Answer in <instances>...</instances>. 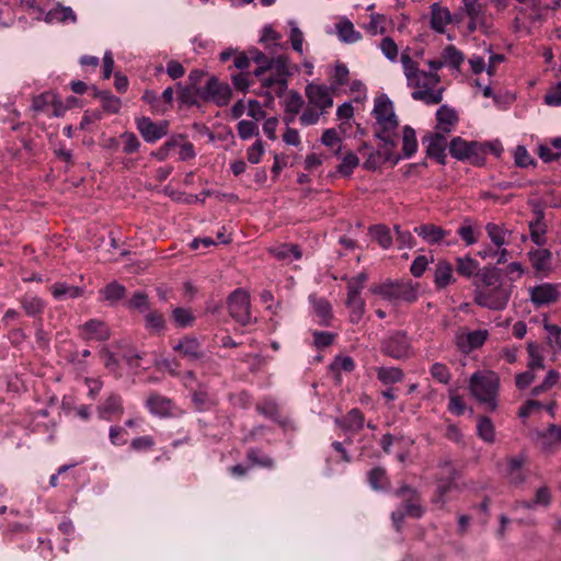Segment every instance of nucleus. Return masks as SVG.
Here are the masks:
<instances>
[{"label": "nucleus", "instance_id": "obj_21", "mask_svg": "<svg viewBox=\"0 0 561 561\" xmlns=\"http://www.w3.org/2000/svg\"><path fill=\"white\" fill-rule=\"evenodd\" d=\"M454 267L446 260H439L435 265L434 284L437 289H443L455 283Z\"/></svg>", "mask_w": 561, "mask_h": 561}, {"label": "nucleus", "instance_id": "obj_42", "mask_svg": "<svg viewBox=\"0 0 561 561\" xmlns=\"http://www.w3.org/2000/svg\"><path fill=\"white\" fill-rule=\"evenodd\" d=\"M172 318H173L176 327H179V328L192 327L195 321V317H194L192 310L188 308H182V307H178V308L173 309Z\"/></svg>", "mask_w": 561, "mask_h": 561}, {"label": "nucleus", "instance_id": "obj_10", "mask_svg": "<svg viewBox=\"0 0 561 561\" xmlns=\"http://www.w3.org/2000/svg\"><path fill=\"white\" fill-rule=\"evenodd\" d=\"M382 352L397 359L408 356L410 354V342L407 335L402 332L390 334L382 342Z\"/></svg>", "mask_w": 561, "mask_h": 561}, {"label": "nucleus", "instance_id": "obj_58", "mask_svg": "<svg viewBox=\"0 0 561 561\" xmlns=\"http://www.w3.org/2000/svg\"><path fill=\"white\" fill-rule=\"evenodd\" d=\"M165 146L167 147L179 146V159L182 161H186V160L193 159L195 157L194 146L191 142L170 141V142H167Z\"/></svg>", "mask_w": 561, "mask_h": 561}, {"label": "nucleus", "instance_id": "obj_11", "mask_svg": "<svg viewBox=\"0 0 561 561\" xmlns=\"http://www.w3.org/2000/svg\"><path fill=\"white\" fill-rule=\"evenodd\" d=\"M172 348L182 357L193 362L201 360L205 356L201 342L193 335H185L174 342Z\"/></svg>", "mask_w": 561, "mask_h": 561}, {"label": "nucleus", "instance_id": "obj_31", "mask_svg": "<svg viewBox=\"0 0 561 561\" xmlns=\"http://www.w3.org/2000/svg\"><path fill=\"white\" fill-rule=\"evenodd\" d=\"M51 293L56 299H73L82 296L83 288L68 285L66 283H56L51 287Z\"/></svg>", "mask_w": 561, "mask_h": 561}, {"label": "nucleus", "instance_id": "obj_56", "mask_svg": "<svg viewBox=\"0 0 561 561\" xmlns=\"http://www.w3.org/2000/svg\"><path fill=\"white\" fill-rule=\"evenodd\" d=\"M431 376L433 379L437 380L440 383H448L450 381V371L446 365L442 363H435L432 365L430 369Z\"/></svg>", "mask_w": 561, "mask_h": 561}, {"label": "nucleus", "instance_id": "obj_43", "mask_svg": "<svg viewBox=\"0 0 561 561\" xmlns=\"http://www.w3.org/2000/svg\"><path fill=\"white\" fill-rule=\"evenodd\" d=\"M22 307L27 314L36 316L43 311L44 302L37 296L25 295L22 299Z\"/></svg>", "mask_w": 561, "mask_h": 561}, {"label": "nucleus", "instance_id": "obj_9", "mask_svg": "<svg viewBox=\"0 0 561 561\" xmlns=\"http://www.w3.org/2000/svg\"><path fill=\"white\" fill-rule=\"evenodd\" d=\"M231 89L229 84L220 82L217 78L210 77L201 92L203 100L214 102L218 106H225L231 99Z\"/></svg>", "mask_w": 561, "mask_h": 561}, {"label": "nucleus", "instance_id": "obj_41", "mask_svg": "<svg viewBox=\"0 0 561 561\" xmlns=\"http://www.w3.org/2000/svg\"><path fill=\"white\" fill-rule=\"evenodd\" d=\"M288 25L290 26L289 41H290L291 47L296 53H298L299 55H302L304 54V42H305L304 33L299 28L296 21L290 20L288 22Z\"/></svg>", "mask_w": 561, "mask_h": 561}, {"label": "nucleus", "instance_id": "obj_34", "mask_svg": "<svg viewBox=\"0 0 561 561\" xmlns=\"http://www.w3.org/2000/svg\"><path fill=\"white\" fill-rule=\"evenodd\" d=\"M443 64L453 69L459 70L465 60L463 54L454 45H448L442 53Z\"/></svg>", "mask_w": 561, "mask_h": 561}, {"label": "nucleus", "instance_id": "obj_25", "mask_svg": "<svg viewBox=\"0 0 561 561\" xmlns=\"http://www.w3.org/2000/svg\"><path fill=\"white\" fill-rule=\"evenodd\" d=\"M337 37L346 44H354L362 38V34L355 30L354 24L347 20H341L335 25Z\"/></svg>", "mask_w": 561, "mask_h": 561}, {"label": "nucleus", "instance_id": "obj_12", "mask_svg": "<svg viewBox=\"0 0 561 561\" xmlns=\"http://www.w3.org/2000/svg\"><path fill=\"white\" fill-rule=\"evenodd\" d=\"M137 129L147 142H154L168 133V123H154L149 117H140L136 119Z\"/></svg>", "mask_w": 561, "mask_h": 561}, {"label": "nucleus", "instance_id": "obj_52", "mask_svg": "<svg viewBox=\"0 0 561 561\" xmlns=\"http://www.w3.org/2000/svg\"><path fill=\"white\" fill-rule=\"evenodd\" d=\"M386 18L381 14H370L369 22L365 25V30L373 36L385 32Z\"/></svg>", "mask_w": 561, "mask_h": 561}, {"label": "nucleus", "instance_id": "obj_32", "mask_svg": "<svg viewBox=\"0 0 561 561\" xmlns=\"http://www.w3.org/2000/svg\"><path fill=\"white\" fill-rule=\"evenodd\" d=\"M417 151V140L415 130L410 126H404L402 130V152L404 158H411Z\"/></svg>", "mask_w": 561, "mask_h": 561}, {"label": "nucleus", "instance_id": "obj_63", "mask_svg": "<svg viewBox=\"0 0 561 561\" xmlns=\"http://www.w3.org/2000/svg\"><path fill=\"white\" fill-rule=\"evenodd\" d=\"M348 77V69L345 65L336 64L333 75L332 89L336 90L339 87L346 83Z\"/></svg>", "mask_w": 561, "mask_h": 561}, {"label": "nucleus", "instance_id": "obj_53", "mask_svg": "<svg viewBox=\"0 0 561 561\" xmlns=\"http://www.w3.org/2000/svg\"><path fill=\"white\" fill-rule=\"evenodd\" d=\"M123 141V151L126 154L135 153L139 150L141 144L134 133L125 131L121 135Z\"/></svg>", "mask_w": 561, "mask_h": 561}, {"label": "nucleus", "instance_id": "obj_3", "mask_svg": "<svg viewBox=\"0 0 561 561\" xmlns=\"http://www.w3.org/2000/svg\"><path fill=\"white\" fill-rule=\"evenodd\" d=\"M371 114L376 121V137L386 146L394 147L399 121L392 101L386 94L378 95L374 101Z\"/></svg>", "mask_w": 561, "mask_h": 561}, {"label": "nucleus", "instance_id": "obj_60", "mask_svg": "<svg viewBox=\"0 0 561 561\" xmlns=\"http://www.w3.org/2000/svg\"><path fill=\"white\" fill-rule=\"evenodd\" d=\"M265 151L262 139H257L247 151L248 161L252 164H257Z\"/></svg>", "mask_w": 561, "mask_h": 561}, {"label": "nucleus", "instance_id": "obj_2", "mask_svg": "<svg viewBox=\"0 0 561 561\" xmlns=\"http://www.w3.org/2000/svg\"><path fill=\"white\" fill-rule=\"evenodd\" d=\"M473 300L490 310H503L510 300L511 289L504 285L495 267H484L477 273Z\"/></svg>", "mask_w": 561, "mask_h": 561}, {"label": "nucleus", "instance_id": "obj_47", "mask_svg": "<svg viewBox=\"0 0 561 561\" xmlns=\"http://www.w3.org/2000/svg\"><path fill=\"white\" fill-rule=\"evenodd\" d=\"M146 329L153 333H159L164 329V318L157 311L148 312L145 317Z\"/></svg>", "mask_w": 561, "mask_h": 561}, {"label": "nucleus", "instance_id": "obj_14", "mask_svg": "<svg viewBox=\"0 0 561 561\" xmlns=\"http://www.w3.org/2000/svg\"><path fill=\"white\" fill-rule=\"evenodd\" d=\"M530 300L536 306L554 302L559 297L558 286L545 283L529 289Z\"/></svg>", "mask_w": 561, "mask_h": 561}, {"label": "nucleus", "instance_id": "obj_33", "mask_svg": "<svg viewBox=\"0 0 561 561\" xmlns=\"http://www.w3.org/2000/svg\"><path fill=\"white\" fill-rule=\"evenodd\" d=\"M530 262L537 271H548L552 254L548 249H536L529 252Z\"/></svg>", "mask_w": 561, "mask_h": 561}, {"label": "nucleus", "instance_id": "obj_19", "mask_svg": "<svg viewBox=\"0 0 561 561\" xmlns=\"http://www.w3.org/2000/svg\"><path fill=\"white\" fill-rule=\"evenodd\" d=\"M414 232L427 244H440L449 232L442 227L425 224L414 228Z\"/></svg>", "mask_w": 561, "mask_h": 561}, {"label": "nucleus", "instance_id": "obj_59", "mask_svg": "<svg viewBox=\"0 0 561 561\" xmlns=\"http://www.w3.org/2000/svg\"><path fill=\"white\" fill-rule=\"evenodd\" d=\"M386 480V472L381 468H374L368 472V482L374 490H381Z\"/></svg>", "mask_w": 561, "mask_h": 561}, {"label": "nucleus", "instance_id": "obj_46", "mask_svg": "<svg viewBox=\"0 0 561 561\" xmlns=\"http://www.w3.org/2000/svg\"><path fill=\"white\" fill-rule=\"evenodd\" d=\"M238 135L242 140H248L259 135V126L255 122L242 119L237 125Z\"/></svg>", "mask_w": 561, "mask_h": 561}, {"label": "nucleus", "instance_id": "obj_30", "mask_svg": "<svg viewBox=\"0 0 561 561\" xmlns=\"http://www.w3.org/2000/svg\"><path fill=\"white\" fill-rule=\"evenodd\" d=\"M485 231L491 242L497 248H501L508 243L511 231L507 230L504 226H500L494 222H489L485 226Z\"/></svg>", "mask_w": 561, "mask_h": 561}, {"label": "nucleus", "instance_id": "obj_20", "mask_svg": "<svg viewBox=\"0 0 561 561\" xmlns=\"http://www.w3.org/2000/svg\"><path fill=\"white\" fill-rule=\"evenodd\" d=\"M436 130L449 134L458 123L456 111L447 105H442L436 112Z\"/></svg>", "mask_w": 561, "mask_h": 561}, {"label": "nucleus", "instance_id": "obj_5", "mask_svg": "<svg viewBox=\"0 0 561 561\" xmlns=\"http://www.w3.org/2000/svg\"><path fill=\"white\" fill-rule=\"evenodd\" d=\"M369 291L392 306H398L401 302L412 304L419 298V284L411 280H388L382 284L373 285Z\"/></svg>", "mask_w": 561, "mask_h": 561}, {"label": "nucleus", "instance_id": "obj_37", "mask_svg": "<svg viewBox=\"0 0 561 561\" xmlns=\"http://www.w3.org/2000/svg\"><path fill=\"white\" fill-rule=\"evenodd\" d=\"M321 142L323 146L331 148L335 156H340L342 152V140L339 137L337 131L334 128L325 129L321 136Z\"/></svg>", "mask_w": 561, "mask_h": 561}, {"label": "nucleus", "instance_id": "obj_6", "mask_svg": "<svg viewBox=\"0 0 561 561\" xmlns=\"http://www.w3.org/2000/svg\"><path fill=\"white\" fill-rule=\"evenodd\" d=\"M250 308V295L247 290L238 288L228 297L229 314L242 325L252 321Z\"/></svg>", "mask_w": 561, "mask_h": 561}, {"label": "nucleus", "instance_id": "obj_50", "mask_svg": "<svg viewBox=\"0 0 561 561\" xmlns=\"http://www.w3.org/2000/svg\"><path fill=\"white\" fill-rule=\"evenodd\" d=\"M101 293L105 300L113 304V302L118 301L124 296L125 288H124V286L114 282V283H111L107 286H105L101 290Z\"/></svg>", "mask_w": 561, "mask_h": 561}, {"label": "nucleus", "instance_id": "obj_48", "mask_svg": "<svg viewBox=\"0 0 561 561\" xmlns=\"http://www.w3.org/2000/svg\"><path fill=\"white\" fill-rule=\"evenodd\" d=\"M551 497L550 492L546 486H542L537 490L535 500L531 502H523L520 505L525 508H535L536 506H548L550 504Z\"/></svg>", "mask_w": 561, "mask_h": 561}, {"label": "nucleus", "instance_id": "obj_62", "mask_svg": "<svg viewBox=\"0 0 561 561\" xmlns=\"http://www.w3.org/2000/svg\"><path fill=\"white\" fill-rule=\"evenodd\" d=\"M543 329L547 332L549 343L561 348V327L545 322Z\"/></svg>", "mask_w": 561, "mask_h": 561}, {"label": "nucleus", "instance_id": "obj_49", "mask_svg": "<svg viewBox=\"0 0 561 561\" xmlns=\"http://www.w3.org/2000/svg\"><path fill=\"white\" fill-rule=\"evenodd\" d=\"M459 237L467 245H472L477 243L478 236L474 227L471 225V222L466 219L463 225H461L457 230Z\"/></svg>", "mask_w": 561, "mask_h": 561}, {"label": "nucleus", "instance_id": "obj_38", "mask_svg": "<svg viewBox=\"0 0 561 561\" xmlns=\"http://www.w3.org/2000/svg\"><path fill=\"white\" fill-rule=\"evenodd\" d=\"M456 263H457V267H456L457 272L460 275L468 277V278L473 276L479 268V263L469 255L457 257Z\"/></svg>", "mask_w": 561, "mask_h": 561}, {"label": "nucleus", "instance_id": "obj_8", "mask_svg": "<svg viewBox=\"0 0 561 561\" xmlns=\"http://www.w3.org/2000/svg\"><path fill=\"white\" fill-rule=\"evenodd\" d=\"M488 337L489 331L485 329H478L473 331L461 329L457 331L455 335V343L461 353L469 354L481 347Z\"/></svg>", "mask_w": 561, "mask_h": 561}, {"label": "nucleus", "instance_id": "obj_22", "mask_svg": "<svg viewBox=\"0 0 561 561\" xmlns=\"http://www.w3.org/2000/svg\"><path fill=\"white\" fill-rule=\"evenodd\" d=\"M450 21V12L446 7H442L439 3L431 5V27L434 31L444 33Z\"/></svg>", "mask_w": 561, "mask_h": 561}, {"label": "nucleus", "instance_id": "obj_55", "mask_svg": "<svg viewBox=\"0 0 561 561\" xmlns=\"http://www.w3.org/2000/svg\"><path fill=\"white\" fill-rule=\"evenodd\" d=\"M325 112L308 104V107L300 115V123L305 126L314 125Z\"/></svg>", "mask_w": 561, "mask_h": 561}, {"label": "nucleus", "instance_id": "obj_26", "mask_svg": "<svg viewBox=\"0 0 561 561\" xmlns=\"http://www.w3.org/2000/svg\"><path fill=\"white\" fill-rule=\"evenodd\" d=\"M346 306L350 309L351 322L358 323L365 313V301L360 294L347 291Z\"/></svg>", "mask_w": 561, "mask_h": 561}, {"label": "nucleus", "instance_id": "obj_36", "mask_svg": "<svg viewBox=\"0 0 561 561\" xmlns=\"http://www.w3.org/2000/svg\"><path fill=\"white\" fill-rule=\"evenodd\" d=\"M477 434L485 443H493L495 440V430L491 419L480 416L477 424Z\"/></svg>", "mask_w": 561, "mask_h": 561}, {"label": "nucleus", "instance_id": "obj_7", "mask_svg": "<svg viewBox=\"0 0 561 561\" xmlns=\"http://www.w3.org/2000/svg\"><path fill=\"white\" fill-rule=\"evenodd\" d=\"M333 91L331 87L320 83H308L305 89L308 104L328 112L333 106Z\"/></svg>", "mask_w": 561, "mask_h": 561}, {"label": "nucleus", "instance_id": "obj_4", "mask_svg": "<svg viewBox=\"0 0 561 561\" xmlns=\"http://www.w3.org/2000/svg\"><path fill=\"white\" fill-rule=\"evenodd\" d=\"M500 378L492 370L476 371L469 380V391L473 398L484 404L490 411L497 408Z\"/></svg>", "mask_w": 561, "mask_h": 561}, {"label": "nucleus", "instance_id": "obj_17", "mask_svg": "<svg viewBox=\"0 0 561 561\" xmlns=\"http://www.w3.org/2000/svg\"><path fill=\"white\" fill-rule=\"evenodd\" d=\"M534 213L535 218L529 222L530 239L535 244L542 247L546 243L547 232L545 214L539 205H535Z\"/></svg>", "mask_w": 561, "mask_h": 561}, {"label": "nucleus", "instance_id": "obj_29", "mask_svg": "<svg viewBox=\"0 0 561 561\" xmlns=\"http://www.w3.org/2000/svg\"><path fill=\"white\" fill-rule=\"evenodd\" d=\"M147 408L154 415L167 416L171 413L172 403L165 397L152 394L147 400Z\"/></svg>", "mask_w": 561, "mask_h": 561}, {"label": "nucleus", "instance_id": "obj_35", "mask_svg": "<svg viewBox=\"0 0 561 561\" xmlns=\"http://www.w3.org/2000/svg\"><path fill=\"white\" fill-rule=\"evenodd\" d=\"M271 253L279 260H299L301 251L296 244H279L271 249Z\"/></svg>", "mask_w": 561, "mask_h": 561}, {"label": "nucleus", "instance_id": "obj_40", "mask_svg": "<svg viewBox=\"0 0 561 561\" xmlns=\"http://www.w3.org/2000/svg\"><path fill=\"white\" fill-rule=\"evenodd\" d=\"M341 426L345 431H359L364 426V416L362 412L357 409H353L352 411H350L348 414L343 420V422L341 423Z\"/></svg>", "mask_w": 561, "mask_h": 561}, {"label": "nucleus", "instance_id": "obj_18", "mask_svg": "<svg viewBox=\"0 0 561 561\" xmlns=\"http://www.w3.org/2000/svg\"><path fill=\"white\" fill-rule=\"evenodd\" d=\"M447 134L435 130L432 135L424 138L427 142V154L435 158L439 162L445 160V150L447 148Z\"/></svg>", "mask_w": 561, "mask_h": 561}, {"label": "nucleus", "instance_id": "obj_24", "mask_svg": "<svg viewBox=\"0 0 561 561\" xmlns=\"http://www.w3.org/2000/svg\"><path fill=\"white\" fill-rule=\"evenodd\" d=\"M99 416L103 420H111L113 415L123 413L122 398L116 394L110 396L99 408Z\"/></svg>", "mask_w": 561, "mask_h": 561}, {"label": "nucleus", "instance_id": "obj_61", "mask_svg": "<svg viewBox=\"0 0 561 561\" xmlns=\"http://www.w3.org/2000/svg\"><path fill=\"white\" fill-rule=\"evenodd\" d=\"M56 101V94L51 92H46L41 95H37L33 99L32 107L36 112L45 111L48 105H51V102Z\"/></svg>", "mask_w": 561, "mask_h": 561}, {"label": "nucleus", "instance_id": "obj_54", "mask_svg": "<svg viewBox=\"0 0 561 561\" xmlns=\"http://www.w3.org/2000/svg\"><path fill=\"white\" fill-rule=\"evenodd\" d=\"M462 3L470 20H483L484 8L478 0H462Z\"/></svg>", "mask_w": 561, "mask_h": 561}, {"label": "nucleus", "instance_id": "obj_57", "mask_svg": "<svg viewBox=\"0 0 561 561\" xmlns=\"http://www.w3.org/2000/svg\"><path fill=\"white\" fill-rule=\"evenodd\" d=\"M373 233L381 248L389 249L391 247L392 238H391L390 231L387 227L376 226L373 229Z\"/></svg>", "mask_w": 561, "mask_h": 561}, {"label": "nucleus", "instance_id": "obj_51", "mask_svg": "<svg viewBox=\"0 0 561 561\" xmlns=\"http://www.w3.org/2000/svg\"><path fill=\"white\" fill-rule=\"evenodd\" d=\"M527 351H528V355H529L527 369L533 370L534 373H536V370L543 369L545 368L543 358L537 352L536 345L533 342L528 343Z\"/></svg>", "mask_w": 561, "mask_h": 561}, {"label": "nucleus", "instance_id": "obj_64", "mask_svg": "<svg viewBox=\"0 0 561 561\" xmlns=\"http://www.w3.org/2000/svg\"><path fill=\"white\" fill-rule=\"evenodd\" d=\"M545 103L549 106H561V81L547 92Z\"/></svg>", "mask_w": 561, "mask_h": 561}, {"label": "nucleus", "instance_id": "obj_13", "mask_svg": "<svg viewBox=\"0 0 561 561\" xmlns=\"http://www.w3.org/2000/svg\"><path fill=\"white\" fill-rule=\"evenodd\" d=\"M480 145L476 141H466L460 137H455L449 144V152L457 160H469L477 158Z\"/></svg>", "mask_w": 561, "mask_h": 561}, {"label": "nucleus", "instance_id": "obj_15", "mask_svg": "<svg viewBox=\"0 0 561 561\" xmlns=\"http://www.w3.org/2000/svg\"><path fill=\"white\" fill-rule=\"evenodd\" d=\"M262 69H265V72H272L275 76H278L282 78V81L284 83V78H289L293 73V70L298 71L299 68L296 65L290 64V59L286 55H279L275 58H271V60L265 65L261 67Z\"/></svg>", "mask_w": 561, "mask_h": 561}, {"label": "nucleus", "instance_id": "obj_44", "mask_svg": "<svg viewBox=\"0 0 561 561\" xmlns=\"http://www.w3.org/2000/svg\"><path fill=\"white\" fill-rule=\"evenodd\" d=\"M359 164V159L354 152H347L337 167V172L343 176H350Z\"/></svg>", "mask_w": 561, "mask_h": 561}, {"label": "nucleus", "instance_id": "obj_39", "mask_svg": "<svg viewBox=\"0 0 561 561\" xmlns=\"http://www.w3.org/2000/svg\"><path fill=\"white\" fill-rule=\"evenodd\" d=\"M377 377L383 385H392L402 380L403 373L397 367H379Z\"/></svg>", "mask_w": 561, "mask_h": 561}, {"label": "nucleus", "instance_id": "obj_28", "mask_svg": "<svg viewBox=\"0 0 561 561\" xmlns=\"http://www.w3.org/2000/svg\"><path fill=\"white\" fill-rule=\"evenodd\" d=\"M309 301L312 306L314 314L319 318V322L322 324H328L332 316V308L330 302L325 298L317 297L316 295H310Z\"/></svg>", "mask_w": 561, "mask_h": 561}, {"label": "nucleus", "instance_id": "obj_1", "mask_svg": "<svg viewBox=\"0 0 561 561\" xmlns=\"http://www.w3.org/2000/svg\"><path fill=\"white\" fill-rule=\"evenodd\" d=\"M407 85L413 89L411 96L427 105L438 104L443 100L444 87L440 85V77L435 72H426L408 53H402L400 58Z\"/></svg>", "mask_w": 561, "mask_h": 561}, {"label": "nucleus", "instance_id": "obj_45", "mask_svg": "<svg viewBox=\"0 0 561 561\" xmlns=\"http://www.w3.org/2000/svg\"><path fill=\"white\" fill-rule=\"evenodd\" d=\"M379 48L382 53V55L391 62H397L398 55H399V48L398 45L394 43V41L387 36L383 37L379 44Z\"/></svg>", "mask_w": 561, "mask_h": 561}, {"label": "nucleus", "instance_id": "obj_16", "mask_svg": "<svg viewBox=\"0 0 561 561\" xmlns=\"http://www.w3.org/2000/svg\"><path fill=\"white\" fill-rule=\"evenodd\" d=\"M80 335L87 341H105L110 337V330L104 322L92 319L80 327Z\"/></svg>", "mask_w": 561, "mask_h": 561}, {"label": "nucleus", "instance_id": "obj_27", "mask_svg": "<svg viewBox=\"0 0 561 561\" xmlns=\"http://www.w3.org/2000/svg\"><path fill=\"white\" fill-rule=\"evenodd\" d=\"M401 160V156L394 153L381 154L379 151H370L367 159L364 161L363 167L366 170L375 171L382 162L390 161L392 165H396Z\"/></svg>", "mask_w": 561, "mask_h": 561}, {"label": "nucleus", "instance_id": "obj_23", "mask_svg": "<svg viewBox=\"0 0 561 561\" xmlns=\"http://www.w3.org/2000/svg\"><path fill=\"white\" fill-rule=\"evenodd\" d=\"M262 87L267 89V94L273 98V95L280 96L288 87V79L284 78V83L280 82L282 78L275 76L272 72H263L262 75Z\"/></svg>", "mask_w": 561, "mask_h": 561}]
</instances>
